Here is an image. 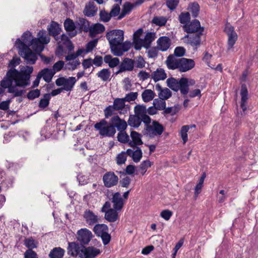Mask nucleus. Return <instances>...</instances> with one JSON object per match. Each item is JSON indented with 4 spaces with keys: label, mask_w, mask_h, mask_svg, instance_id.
<instances>
[{
    "label": "nucleus",
    "mask_w": 258,
    "mask_h": 258,
    "mask_svg": "<svg viewBox=\"0 0 258 258\" xmlns=\"http://www.w3.org/2000/svg\"><path fill=\"white\" fill-rule=\"evenodd\" d=\"M171 44L170 39L167 36L160 37L157 40V47L159 50L165 51L168 49Z\"/></svg>",
    "instance_id": "nucleus-21"
},
{
    "label": "nucleus",
    "mask_w": 258,
    "mask_h": 258,
    "mask_svg": "<svg viewBox=\"0 0 258 258\" xmlns=\"http://www.w3.org/2000/svg\"><path fill=\"white\" fill-rule=\"evenodd\" d=\"M166 83L167 86L172 90L175 91H177L179 90V81L173 78H168L166 80Z\"/></svg>",
    "instance_id": "nucleus-43"
},
{
    "label": "nucleus",
    "mask_w": 258,
    "mask_h": 258,
    "mask_svg": "<svg viewBox=\"0 0 258 258\" xmlns=\"http://www.w3.org/2000/svg\"><path fill=\"white\" fill-rule=\"evenodd\" d=\"M190 126L188 125H183L181 128L179 134L183 141V144H185L188 140L187 132Z\"/></svg>",
    "instance_id": "nucleus-46"
},
{
    "label": "nucleus",
    "mask_w": 258,
    "mask_h": 258,
    "mask_svg": "<svg viewBox=\"0 0 258 258\" xmlns=\"http://www.w3.org/2000/svg\"><path fill=\"white\" fill-rule=\"evenodd\" d=\"M133 60L134 61V66L136 68L142 69L145 67L146 61L142 56H138Z\"/></svg>",
    "instance_id": "nucleus-48"
},
{
    "label": "nucleus",
    "mask_w": 258,
    "mask_h": 258,
    "mask_svg": "<svg viewBox=\"0 0 258 258\" xmlns=\"http://www.w3.org/2000/svg\"><path fill=\"white\" fill-rule=\"evenodd\" d=\"M135 114L143 120L144 123L151 121V118L147 114V108L145 105H137L134 107Z\"/></svg>",
    "instance_id": "nucleus-15"
},
{
    "label": "nucleus",
    "mask_w": 258,
    "mask_h": 258,
    "mask_svg": "<svg viewBox=\"0 0 258 258\" xmlns=\"http://www.w3.org/2000/svg\"><path fill=\"white\" fill-rule=\"evenodd\" d=\"M155 96V93L150 89H146L142 93V98L144 102L152 100Z\"/></svg>",
    "instance_id": "nucleus-42"
},
{
    "label": "nucleus",
    "mask_w": 258,
    "mask_h": 258,
    "mask_svg": "<svg viewBox=\"0 0 258 258\" xmlns=\"http://www.w3.org/2000/svg\"><path fill=\"white\" fill-rule=\"evenodd\" d=\"M203 32H199L197 33H192L185 35L183 39L186 41L187 43L190 44L192 46H197L201 43V36Z\"/></svg>",
    "instance_id": "nucleus-18"
},
{
    "label": "nucleus",
    "mask_w": 258,
    "mask_h": 258,
    "mask_svg": "<svg viewBox=\"0 0 258 258\" xmlns=\"http://www.w3.org/2000/svg\"><path fill=\"white\" fill-rule=\"evenodd\" d=\"M240 95L241 96L240 107L242 109L243 112L247 109V100L248 99V92L246 87L245 85H242L241 86Z\"/></svg>",
    "instance_id": "nucleus-28"
},
{
    "label": "nucleus",
    "mask_w": 258,
    "mask_h": 258,
    "mask_svg": "<svg viewBox=\"0 0 258 258\" xmlns=\"http://www.w3.org/2000/svg\"><path fill=\"white\" fill-rule=\"evenodd\" d=\"M106 36L109 42L111 51L115 56H121L131 48V44L129 42H123L124 33L121 30H111L107 33Z\"/></svg>",
    "instance_id": "nucleus-1"
},
{
    "label": "nucleus",
    "mask_w": 258,
    "mask_h": 258,
    "mask_svg": "<svg viewBox=\"0 0 258 258\" xmlns=\"http://www.w3.org/2000/svg\"><path fill=\"white\" fill-rule=\"evenodd\" d=\"M111 201L112 203L113 208L119 211L122 210L125 203V201L123 199L121 194L119 192H116L112 194Z\"/></svg>",
    "instance_id": "nucleus-17"
},
{
    "label": "nucleus",
    "mask_w": 258,
    "mask_h": 258,
    "mask_svg": "<svg viewBox=\"0 0 258 258\" xmlns=\"http://www.w3.org/2000/svg\"><path fill=\"white\" fill-rule=\"evenodd\" d=\"M47 29L49 31V34L53 36L57 35L61 31L59 24L54 21H52L50 26L48 27Z\"/></svg>",
    "instance_id": "nucleus-38"
},
{
    "label": "nucleus",
    "mask_w": 258,
    "mask_h": 258,
    "mask_svg": "<svg viewBox=\"0 0 258 258\" xmlns=\"http://www.w3.org/2000/svg\"><path fill=\"white\" fill-rule=\"evenodd\" d=\"M145 124V134L151 138L160 136L164 130L163 126L157 121H153L152 123L150 121Z\"/></svg>",
    "instance_id": "nucleus-9"
},
{
    "label": "nucleus",
    "mask_w": 258,
    "mask_h": 258,
    "mask_svg": "<svg viewBox=\"0 0 258 258\" xmlns=\"http://www.w3.org/2000/svg\"><path fill=\"white\" fill-rule=\"evenodd\" d=\"M104 30L105 27L102 24L97 23L90 26L88 31L91 37H95L97 34L102 33Z\"/></svg>",
    "instance_id": "nucleus-30"
},
{
    "label": "nucleus",
    "mask_w": 258,
    "mask_h": 258,
    "mask_svg": "<svg viewBox=\"0 0 258 258\" xmlns=\"http://www.w3.org/2000/svg\"><path fill=\"white\" fill-rule=\"evenodd\" d=\"M94 128L103 137H113L116 133V130L112 124H108L104 119H101L94 125Z\"/></svg>",
    "instance_id": "nucleus-8"
},
{
    "label": "nucleus",
    "mask_w": 258,
    "mask_h": 258,
    "mask_svg": "<svg viewBox=\"0 0 258 258\" xmlns=\"http://www.w3.org/2000/svg\"><path fill=\"white\" fill-rule=\"evenodd\" d=\"M110 75L111 72L107 69H103L97 74V77L104 82L110 81Z\"/></svg>",
    "instance_id": "nucleus-41"
},
{
    "label": "nucleus",
    "mask_w": 258,
    "mask_h": 258,
    "mask_svg": "<svg viewBox=\"0 0 258 258\" xmlns=\"http://www.w3.org/2000/svg\"><path fill=\"white\" fill-rule=\"evenodd\" d=\"M179 0H166V5L171 10H174L177 6Z\"/></svg>",
    "instance_id": "nucleus-60"
},
{
    "label": "nucleus",
    "mask_w": 258,
    "mask_h": 258,
    "mask_svg": "<svg viewBox=\"0 0 258 258\" xmlns=\"http://www.w3.org/2000/svg\"><path fill=\"white\" fill-rule=\"evenodd\" d=\"M166 78L167 75L165 72V71L161 68L157 69L151 75V78L155 82L160 80H164Z\"/></svg>",
    "instance_id": "nucleus-29"
},
{
    "label": "nucleus",
    "mask_w": 258,
    "mask_h": 258,
    "mask_svg": "<svg viewBox=\"0 0 258 258\" xmlns=\"http://www.w3.org/2000/svg\"><path fill=\"white\" fill-rule=\"evenodd\" d=\"M68 253L71 256H78L80 258H95L100 253V250L93 246L81 247L76 242H69Z\"/></svg>",
    "instance_id": "nucleus-3"
},
{
    "label": "nucleus",
    "mask_w": 258,
    "mask_h": 258,
    "mask_svg": "<svg viewBox=\"0 0 258 258\" xmlns=\"http://www.w3.org/2000/svg\"><path fill=\"white\" fill-rule=\"evenodd\" d=\"M100 17L101 20L104 22H108L110 20L111 17H112L110 13L109 14L105 11L100 12Z\"/></svg>",
    "instance_id": "nucleus-63"
},
{
    "label": "nucleus",
    "mask_w": 258,
    "mask_h": 258,
    "mask_svg": "<svg viewBox=\"0 0 258 258\" xmlns=\"http://www.w3.org/2000/svg\"><path fill=\"white\" fill-rule=\"evenodd\" d=\"M118 141L121 143H126L129 140V137L124 131H119L117 135Z\"/></svg>",
    "instance_id": "nucleus-53"
},
{
    "label": "nucleus",
    "mask_w": 258,
    "mask_h": 258,
    "mask_svg": "<svg viewBox=\"0 0 258 258\" xmlns=\"http://www.w3.org/2000/svg\"><path fill=\"white\" fill-rule=\"evenodd\" d=\"M153 105L157 108V110H161L165 109L166 103L164 100L156 99L153 101Z\"/></svg>",
    "instance_id": "nucleus-50"
},
{
    "label": "nucleus",
    "mask_w": 258,
    "mask_h": 258,
    "mask_svg": "<svg viewBox=\"0 0 258 258\" xmlns=\"http://www.w3.org/2000/svg\"><path fill=\"white\" fill-rule=\"evenodd\" d=\"M126 153L122 152L118 154L116 157V163L118 165H121L125 163L126 160Z\"/></svg>",
    "instance_id": "nucleus-52"
},
{
    "label": "nucleus",
    "mask_w": 258,
    "mask_h": 258,
    "mask_svg": "<svg viewBox=\"0 0 258 258\" xmlns=\"http://www.w3.org/2000/svg\"><path fill=\"white\" fill-rule=\"evenodd\" d=\"M50 99V94H45L40 99L39 103V107L40 108H45L48 106Z\"/></svg>",
    "instance_id": "nucleus-45"
},
{
    "label": "nucleus",
    "mask_w": 258,
    "mask_h": 258,
    "mask_svg": "<svg viewBox=\"0 0 258 258\" xmlns=\"http://www.w3.org/2000/svg\"><path fill=\"white\" fill-rule=\"evenodd\" d=\"M134 148L135 149V148ZM126 153L127 155L132 157L133 160L136 163L139 162L142 157V151L138 147H136L135 151L128 149L126 150Z\"/></svg>",
    "instance_id": "nucleus-23"
},
{
    "label": "nucleus",
    "mask_w": 258,
    "mask_h": 258,
    "mask_svg": "<svg viewBox=\"0 0 258 258\" xmlns=\"http://www.w3.org/2000/svg\"><path fill=\"white\" fill-rule=\"evenodd\" d=\"M125 100H124L123 98H115L113 103V107H114V109H115V111H119L120 114H124V109L125 108Z\"/></svg>",
    "instance_id": "nucleus-27"
},
{
    "label": "nucleus",
    "mask_w": 258,
    "mask_h": 258,
    "mask_svg": "<svg viewBox=\"0 0 258 258\" xmlns=\"http://www.w3.org/2000/svg\"><path fill=\"white\" fill-rule=\"evenodd\" d=\"M77 29L80 32H88L90 27L89 22L84 18H79L76 22Z\"/></svg>",
    "instance_id": "nucleus-34"
},
{
    "label": "nucleus",
    "mask_w": 258,
    "mask_h": 258,
    "mask_svg": "<svg viewBox=\"0 0 258 258\" xmlns=\"http://www.w3.org/2000/svg\"><path fill=\"white\" fill-rule=\"evenodd\" d=\"M76 81V78L74 77L68 78L60 77L56 79L55 84L57 86H63L62 90L70 91L73 89Z\"/></svg>",
    "instance_id": "nucleus-11"
},
{
    "label": "nucleus",
    "mask_w": 258,
    "mask_h": 258,
    "mask_svg": "<svg viewBox=\"0 0 258 258\" xmlns=\"http://www.w3.org/2000/svg\"><path fill=\"white\" fill-rule=\"evenodd\" d=\"M103 181L106 187H111L118 183V178L113 172H107L103 176Z\"/></svg>",
    "instance_id": "nucleus-14"
},
{
    "label": "nucleus",
    "mask_w": 258,
    "mask_h": 258,
    "mask_svg": "<svg viewBox=\"0 0 258 258\" xmlns=\"http://www.w3.org/2000/svg\"><path fill=\"white\" fill-rule=\"evenodd\" d=\"M183 27L184 31L189 34L203 32L204 31V28L201 26L200 22L197 20L184 25Z\"/></svg>",
    "instance_id": "nucleus-16"
},
{
    "label": "nucleus",
    "mask_w": 258,
    "mask_h": 258,
    "mask_svg": "<svg viewBox=\"0 0 258 258\" xmlns=\"http://www.w3.org/2000/svg\"><path fill=\"white\" fill-rule=\"evenodd\" d=\"M97 39H94L90 41L86 44V53L91 52L97 45Z\"/></svg>",
    "instance_id": "nucleus-57"
},
{
    "label": "nucleus",
    "mask_w": 258,
    "mask_h": 258,
    "mask_svg": "<svg viewBox=\"0 0 258 258\" xmlns=\"http://www.w3.org/2000/svg\"><path fill=\"white\" fill-rule=\"evenodd\" d=\"M190 20V15L188 12L182 13L179 16V22L184 24H186Z\"/></svg>",
    "instance_id": "nucleus-55"
},
{
    "label": "nucleus",
    "mask_w": 258,
    "mask_h": 258,
    "mask_svg": "<svg viewBox=\"0 0 258 258\" xmlns=\"http://www.w3.org/2000/svg\"><path fill=\"white\" fill-rule=\"evenodd\" d=\"M64 253V250L60 247L53 248L50 252V258H62Z\"/></svg>",
    "instance_id": "nucleus-40"
},
{
    "label": "nucleus",
    "mask_w": 258,
    "mask_h": 258,
    "mask_svg": "<svg viewBox=\"0 0 258 258\" xmlns=\"http://www.w3.org/2000/svg\"><path fill=\"white\" fill-rule=\"evenodd\" d=\"M104 61L111 68L117 66L119 63V59L117 57H112L111 55H106L104 57Z\"/></svg>",
    "instance_id": "nucleus-37"
},
{
    "label": "nucleus",
    "mask_w": 258,
    "mask_h": 258,
    "mask_svg": "<svg viewBox=\"0 0 258 258\" xmlns=\"http://www.w3.org/2000/svg\"><path fill=\"white\" fill-rule=\"evenodd\" d=\"M32 67L26 66L21 72L16 69L10 70L9 74L15 81L16 84L19 87H25L30 84V74L32 73Z\"/></svg>",
    "instance_id": "nucleus-5"
},
{
    "label": "nucleus",
    "mask_w": 258,
    "mask_h": 258,
    "mask_svg": "<svg viewBox=\"0 0 258 258\" xmlns=\"http://www.w3.org/2000/svg\"><path fill=\"white\" fill-rule=\"evenodd\" d=\"M155 89L158 92L159 99L165 100L170 98L171 96L170 90L167 88L163 89L159 84L156 85Z\"/></svg>",
    "instance_id": "nucleus-24"
},
{
    "label": "nucleus",
    "mask_w": 258,
    "mask_h": 258,
    "mask_svg": "<svg viewBox=\"0 0 258 258\" xmlns=\"http://www.w3.org/2000/svg\"><path fill=\"white\" fill-rule=\"evenodd\" d=\"M173 213L172 211L168 210H165L162 211L160 213V216L164 220L168 221L172 216Z\"/></svg>",
    "instance_id": "nucleus-61"
},
{
    "label": "nucleus",
    "mask_w": 258,
    "mask_h": 258,
    "mask_svg": "<svg viewBox=\"0 0 258 258\" xmlns=\"http://www.w3.org/2000/svg\"><path fill=\"white\" fill-rule=\"evenodd\" d=\"M132 141L129 143V145L133 148H136L137 145L143 144L141 140V135L136 132L133 131L131 133Z\"/></svg>",
    "instance_id": "nucleus-31"
},
{
    "label": "nucleus",
    "mask_w": 258,
    "mask_h": 258,
    "mask_svg": "<svg viewBox=\"0 0 258 258\" xmlns=\"http://www.w3.org/2000/svg\"><path fill=\"white\" fill-rule=\"evenodd\" d=\"M97 236H100L108 231V226L104 224H96L93 229Z\"/></svg>",
    "instance_id": "nucleus-36"
},
{
    "label": "nucleus",
    "mask_w": 258,
    "mask_h": 258,
    "mask_svg": "<svg viewBox=\"0 0 258 258\" xmlns=\"http://www.w3.org/2000/svg\"><path fill=\"white\" fill-rule=\"evenodd\" d=\"M22 40L18 38L15 46L18 49L19 53L27 61V63L34 64L37 59V55L32 52L28 46H31V41L33 39L31 33L27 31L21 37Z\"/></svg>",
    "instance_id": "nucleus-2"
},
{
    "label": "nucleus",
    "mask_w": 258,
    "mask_h": 258,
    "mask_svg": "<svg viewBox=\"0 0 258 258\" xmlns=\"http://www.w3.org/2000/svg\"><path fill=\"white\" fill-rule=\"evenodd\" d=\"M19 87L16 84L13 78L10 77L8 72L6 76L1 83L0 95H3L5 93V89H8V92L13 94L14 97L21 96L24 93V91L19 89Z\"/></svg>",
    "instance_id": "nucleus-6"
},
{
    "label": "nucleus",
    "mask_w": 258,
    "mask_h": 258,
    "mask_svg": "<svg viewBox=\"0 0 258 258\" xmlns=\"http://www.w3.org/2000/svg\"><path fill=\"white\" fill-rule=\"evenodd\" d=\"M83 217L86 223L90 226H92L98 223L99 220L98 216L90 210H86L84 212Z\"/></svg>",
    "instance_id": "nucleus-20"
},
{
    "label": "nucleus",
    "mask_w": 258,
    "mask_h": 258,
    "mask_svg": "<svg viewBox=\"0 0 258 258\" xmlns=\"http://www.w3.org/2000/svg\"><path fill=\"white\" fill-rule=\"evenodd\" d=\"M185 53V49L183 47H176L174 51V54L175 57H182L184 55Z\"/></svg>",
    "instance_id": "nucleus-59"
},
{
    "label": "nucleus",
    "mask_w": 258,
    "mask_h": 258,
    "mask_svg": "<svg viewBox=\"0 0 258 258\" xmlns=\"http://www.w3.org/2000/svg\"><path fill=\"white\" fill-rule=\"evenodd\" d=\"M166 62L169 69H178L181 73L191 70L195 66V62L192 59L177 58L172 55L168 56Z\"/></svg>",
    "instance_id": "nucleus-4"
},
{
    "label": "nucleus",
    "mask_w": 258,
    "mask_h": 258,
    "mask_svg": "<svg viewBox=\"0 0 258 258\" xmlns=\"http://www.w3.org/2000/svg\"><path fill=\"white\" fill-rule=\"evenodd\" d=\"M24 255V258H38L36 252L31 249H27Z\"/></svg>",
    "instance_id": "nucleus-64"
},
{
    "label": "nucleus",
    "mask_w": 258,
    "mask_h": 258,
    "mask_svg": "<svg viewBox=\"0 0 258 258\" xmlns=\"http://www.w3.org/2000/svg\"><path fill=\"white\" fill-rule=\"evenodd\" d=\"M40 92L38 89L33 90L29 92L27 95V98L30 100H33L40 96Z\"/></svg>",
    "instance_id": "nucleus-56"
},
{
    "label": "nucleus",
    "mask_w": 258,
    "mask_h": 258,
    "mask_svg": "<svg viewBox=\"0 0 258 258\" xmlns=\"http://www.w3.org/2000/svg\"><path fill=\"white\" fill-rule=\"evenodd\" d=\"M156 38L155 33L148 32L143 38L137 39L134 48L138 50H141L142 47L147 49H149Z\"/></svg>",
    "instance_id": "nucleus-10"
},
{
    "label": "nucleus",
    "mask_w": 258,
    "mask_h": 258,
    "mask_svg": "<svg viewBox=\"0 0 258 258\" xmlns=\"http://www.w3.org/2000/svg\"><path fill=\"white\" fill-rule=\"evenodd\" d=\"M24 244L28 248L31 249L36 248L38 242L32 237L26 238L24 240Z\"/></svg>",
    "instance_id": "nucleus-44"
},
{
    "label": "nucleus",
    "mask_w": 258,
    "mask_h": 258,
    "mask_svg": "<svg viewBox=\"0 0 258 258\" xmlns=\"http://www.w3.org/2000/svg\"><path fill=\"white\" fill-rule=\"evenodd\" d=\"M142 122H143V120L135 114L130 115L127 120L128 124L130 126L134 128H138L141 125Z\"/></svg>",
    "instance_id": "nucleus-35"
},
{
    "label": "nucleus",
    "mask_w": 258,
    "mask_h": 258,
    "mask_svg": "<svg viewBox=\"0 0 258 258\" xmlns=\"http://www.w3.org/2000/svg\"><path fill=\"white\" fill-rule=\"evenodd\" d=\"M111 122L112 125L114 126L115 128L116 127L119 131H124L127 126L126 122L118 115L113 116L111 119Z\"/></svg>",
    "instance_id": "nucleus-22"
},
{
    "label": "nucleus",
    "mask_w": 258,
    "mask_h": 258,
    "mask_svg": "<svg viewBox=\"0 0 258 258\" xmlns=\"http://www.w3.org/2000/svg\"><path fill=\"white\" fill-rule=\"evenodd\" d=\"M80 64V60H74L69 61L65 64V69L70 70H74Z\"/></svg>",
    "instance_id": "nucleus-51"
},
{
    "label": "nucleus",
    "mask_w": 258,
    "mask_h": 258,
    "mask_svg": "<svg viewBox=\"0 0 258 258\" xmlns=\"http://www.w3.org/2000/svg\"><path fill=\"white\" fill-rule=\"evenodd\" d=\"M134 68V61L129 58H125L119 66V70L116 73L118 74L125 71H132Z\"/></svg>",
    "instance_id": "nucleus-19"
},
{
    "label": "nucleus",
    "mask_w": 258,
    "mask_h": 258,
    "mask_svg": "<svg viewBox=\"0 0 258 258\" xmlns=\"http://www.w3.org/2000/svg\"><path fill=\"white\" fill-rule=\"evenodd\" d=\"M151 163L149 160H145L143 161L140 165L139 168L141 170V173L142 175H144L147 169L151 167Z\"/></svg>",
    "instance_id": "nucleus-49"
},
{
    "label": "nucleus",
    "mask_w": 258,
    "mask_h": 258,
    "mask_svg": "<svg viewBox=\"0 0 258 258\" xmlns=\"http://www.w3.org/2000/svg\"><path fill=\"white\" fill-rule=\"evenodd\" d=\"M138 95V93L137 92H130L126 94L123 99L125 102L133 101L137 98Z\"/></svg>",
    "instance_id": "nucleus-58"
},
{
    "label": "nucleus",
    "mask_w": 258,
    "mask_h": 258,
    "mask_svg": "<svg viewBox=\"0 0 258 258\" xmlns=\"http://www.w3.org/2000/svg\"><path fill=\"white\" fill-rule=\"evenodd\" d=\"M227 35L228 36V46L227 51L232 49L237 40L238 36L233 26L227 22Z\"/></svg>",
    "instance_id": "nucleus-13"
},
{
    "label": "nucleus",
    "mask_w": 258,
    "mask_h": 258,
    "mask_svg": "<svg viewBox=\"0 0 258 258\" xmlns=\"http://www.w3.org/2000/svg\"><path fill=\"white\" fill-rule=\"evenodd\" d=\"M38 74L45 82L49 83L55 74V71L52 69L46 68L42 70L38 73Z\"/></svg>",
    "instance_id": "nucleus-26"
},
{
    "label": "nucleus",
    "mask_w": 258,
    "mask_h": 258,
    "mask_svg": "<svg viewBox=\"0 0 258 258\" xmlns=\"http://www.w3.org/2000/svg\"><path fill=\"white\" fill-rule=\"evenodd\" d=\"M64 27L67 32H72V36H74L77 34L75 30L77 28L76 23L75 24L73 21L70 19H67L64 22Z\"/></svg>",
    "instance_id": "nucleus-32"
},
{
    "label": "nucleus",
    "mask_w": 258,
    "mask_h": 258,
    "mask_svg": "<svg viewBox=\"0 0 258 258\" xmlns=\"http://www.w3.org/2000/svg\"><path fill=\"white\" fill-rule=\"evenodd\" d=\"M159 49L158 48L156 47H153L151 48H149V50L147 51V55L149 58H155L158 55V51Z\"/></svg>",
    "instance_id": "nucleus-54"
},
{
    "label": "nucleus",
    "mask_w": 258,
    "mask_h": 258,
    "mask_svg": "<svg viewBox=\"0 0 258 258\" xmlns=\"http://www.w3.org/2000/svg\"><path fill=\"white\" fill-rule=\"evenodd\" d=\"M97 11V9L95 7L94 2H90L86 5L84 13L88 17H91L95 15Z\"/></svg>",
    "instance_id": "nucleus-33"
},
{
    "label": "nucleus",
    "mask_w": 258,
    "mask_h": 258,
    "mask_svg": "<svg viewBox=\"0 0 258 258\" xmlns=\"http://www.w3.org/2000/svg\"><path fill=\"white\" fill-rule=\"evenodd\" d=\"M187 82V78H181L179 80V90L183 95L187 94L189 91V88Z\"/></svg>",
    "instance_id": "nucleus-39"
},
{
    "label": "nucleus",
    "mask_w": 258,
    "mask_h": 258,
    "mask_svg": "<svg viewBox=\"0 0 258 258\" xmlns=\"http://www.w3.org/2000/svg\"><path fill=\"white\" fill-rule=\"evenodd\" d=\"M92 238V232L87 228H82L77 232V240L82 244H88Z\"/></svg>",
    "instance_id": "nucleus-12"
},
{
    "label": "nucleus",
    "mask_w": 258,
    "mask_h": 258,
    "mask_svg": "<svg viewBox=\"0 0 258 258\" xmlns=\"http://www.w3.org/2000/svg\"><path fill=\"white\" fill-rule=\"evenodd\" d=\"M49 35L45 30L39 31L37 38L33 39L31 41L32 49L37 53L42 52L44 49V45L48 44L50 41Z\"/></svg>",
    "instance_id": "nucleus-7"
},
{
    "label": "nucleus",
    "mask_w": 258,
    "mask_h": 258,
    "mask_svg": "<svg viewBox=\"0 0 258 258\" xmlns=\"http://www.w3.org/2000/svg\"><path fill=\"white\" fill-rule=\"evenodd\" d=\"M118 212L119 211L113 208L108 209L105 212V219L110 222L116 221L119 219Z\"/></svg>",
    "instance_id": "nucleus-25"
},
{
    "label": "nucleus",
    "mask_w": 258,
    "mask_h": 258,
    "mask_svg": "<svg viewBox=\"0 0 258 258\" xmlns=\"http://www.w3.org/2000/svg\"><path fill=\"white\" fill-rule=\"evenodd\" d=\"M199 5L196 3L190 4L188 8V10L191 13V15L194 17H197L198 16L199 12Z\"/></svg>",
    "instance_id": "nucleus-47"
},
{
    "label": "nucleus",
    "mask_w": 258,
    "mask_h": 258,
    "mask_svg": "<svg viewBox=\"0 0 258 258\" xmlns=\"http://www.w3.org/2000/svg\"><path fill=\"white\" fill-rule=\"evenodd\" d=\"M120 5L115 4L113 6V7L110 12L111 17H115L117 16L120 12Z\"/></svg>",
    "instance_id": "nucleus-62"
}]
</instances>
